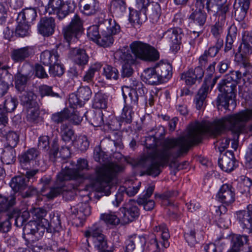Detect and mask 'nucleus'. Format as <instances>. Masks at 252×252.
<instances>
[{
    "mask_svg": "<svg viewBox=\"0 0 252 252\" xmlns=\"http://www.w3.org/2000/svg\"><path fill=\"white\" fill-rule=\"evenodd\" d=\"M206 133L204 122L191 126L187 134L177 138H165L161 143V149H157L158 139L150 135L146 137L145 145L147 154L137 161V165L146 169L148 175L156 177L161 172V167L171 158L175 159L188 153L194 144L199 142Z\"/></svg>",
    "mask_w": 252,
    "mask_h": 252,
    "instance_id": "nucleus-1",
    "label": "nucleus"
},
{
    "mask_svg": "<svg viewBox=\"0 0 252 252\" xmlns=\"http://www.w3.org/2000/svg\"><path fill=\"white\" fill-rule=\"evenodd\" d=\"M122 169L121 166L114 163L97 168L95 179L91 183L93 189L97 192L104 193L105 195H109L112 188V180Z\"/></svg>",
    "mask_w": 252,
    "mask_h": 252,
    "instance_id": "nucleus-2",
    "label": "nucleus"
},
{
    "mask_svg": "<svg viewBox=\"0 0 252 252\" xmlns=\"http://www.w3.org/2000/svg\"><path fill=\"white\" fill-rule=\"evenodd\" d=\"M242 77V73L239 71H232L230 75H227L219 84V90L221 93L217 98V105L228 109L229 102H234L233 98L235 97L236 86L238 81Z\"/></svg>",
    "mask_w": 252,
    "mask_h": 252,
    "instance_id": "nucleus-3",
    "label": "nucleus"
},
{
    "mask_svg": "<svg viewBox=\"0 0 252 252\" xmlns=\"http://www.w3.org/2000/svg\"><path fill=\"white\" fill-rule=\"evenodd\" d=\"M129 47L135 58L149 62L156 61L159 59L158 51L147 43L134 41L130 44Z\"/></svg>",
    "mask_w": 252,
    "mask_h": 252,
    "instance_id": "nucleus-4",
    "label": "nucleus"
},
{
    "mask_svg": "<svg viewBox=\"0 0 252 252\" xmlns=\"http://www.w3.org/2000/svg\"><path fill=\"white\" fill-rule=\"evenodd\" d=\"M83 30V23L80 18L75 14L70 24L63 29V32L65 39L70 46L72 42H76Z\"/></svg>",
    "mask_w": 252,
    "mask_h": 252,
    "instance_id": "nucleus-5",
    "label": "nucleus"
},
{
    "mask_svg": "<svg viewBox=\"0 0 252 252\" xmlns=\"http://www.w3.org/2000/svg\"><path fill=\"white\" fill-rule=\"evenodd\" d=\"M88 167V161L84 158H79L77 160L76 168L65 167L58 174V181L59 182L80 178L82 175L80 171L87 169Z\"/></svg>",
    "mask_w": 252,
    "mask_h": 252,
    "instance_id": "nucleus-6",
    "label": "nucleus"
},
{
    "mask_svg": "<svg viewBox=\"0 0 252 252\" xmlns=\"http://www.w3.org/2000/svg\"><path fill=\"white\" fill-rule=\"evenodd\" d=\"M204 8H197L189 17V26L194 34H196L195 37H198L204 29V25L206 21L207 14L202 10Z\"/></svg>",
    "mask_w": 252,
    "mask_h": 252,
    "instance_id": "nucleus-7",
    "label": "nucleus"
},
{
    "mask_svg": "<svg viewBox=\"0 0 252 252\" xmlns=\"http://www.w3.org/2000/svg\"><path fill=\"white\" fill-rule=\"evenodd\" d=\"M48 225L46 219L41 221L30 220L24 226L23 233L33 235L35 239L39 240L43 235L45 230H48Z\"/></svg>",
    "mask_w": 252,
    "mask_h": 252,
    "instance_id": "nucleus-8",
    "label": "nucleus"
},
{
    "mask_svg": "<svg viewBox=\"0 0 252 252\" xmlns=\"http://www.w3.org/2000/svg\"><path fill=\"white\" fill-rule=\"evenodd\" d=\"M120 210L123 214L121 219V223L123 224L132 221L139 215V210L133 200H129Z\"/></svg>",
    "mask_w": 252,
    "mask_h": 252,
    "instance_id": "nucleus-9",
    "label": "nucleus"
},
{
    "mask_svg": "<svg viewBox=\"0 0 252 252\" xmlns=\"http://www.w3.org/2000/svg\"><path fill=\"white\" fill-rule=\"evenodd\" d=\"M211 78L212 77L209 78V77L205 78L202 87L199 90L197 94L195 96L194 102L197 109H200L203 107L210 87H211V89L216 83L217 78H214L213 79Z\"/></svg>",
    "mask_w": 252,
    "mask_h": 252,
    "instance_id": "nucleus-10",
    "label": "nucleus"
},
{
    "mask_svg": "<svg viewBox=\"0 0 252 252\" xmlns=\"http://www.w3.org/2000/svg\"><path fill=\"white\" fill-rule=\"evenodd\" d=\"M69 3H64L61 0H50L48 10L49 13H56L59 19H63L71 10Z\"/></svg>",
    "mask_w": 252,
    "mask_h": 252,
    "instance_id": "nucleus-11",
    "label": "nucleus"
},
{
    "mask_svg": "<svg viewBox=\"0 0 252 252\" xmlns=\"http://www.w3.org/2000/svg\"><path fill=\"white\" fill-rule=\"evenodd\" d=\"M183 35V31L180 28H170L163 34V37L170 43L171 48L176 51L180 48L179 45Z\"/></svg>",
    "mask_w": 252,
    "mask_h": 252,
    "instance_id": "nucleus-12",
    "label": "nucleus"
},
{
    "mask_svg": "<svg viewBox=\"0 0 252 252\" xmlns=\"http://www.w3.org/2000/svg\"><path fill=\"white\" fill-rule=\"evenodd\" d=\"M217 197L220 202L225 205H229L235 200L234 189L229 184H223L220 187Z\"/></svg>",
    "mask_w": 252,
    "mask_h": 252,
    "instance_id": "nucleus-13",
    "label": "nucleus"
},
{
    "mask_svg": "<svg viewBox=\"0 0 252 252\" xmlns=\"http://www.w3.org/2000/svg\"><path fill=\"white\" fill-rule=\"evenodd\" d=\"M154 189L155 187L154 186H149L146 190H144L139 196L137 200V203L139 205L142 206L146 211H151L155 206V201L153 200L149 199V198L153 193Z\"/></svg>",
    "mask_w": 252,
    "mask_h": 252,
    "instance_id": "nucleus-14",
    "label": "nucleus"
},
{
    "mask_svg": "<svg viewBox=\"0 0 252 252\" xmlns=\"http://www.w3.org/2000/svg\"><path fill=\"white\" fill-rule=\"evenodd\" d=\"M236 218L243 228L248 229L249 232L252 233V211L251 210V205L248 206V210L237 212Z\"/></svg>",
    "mask_w": 252,
    "mask_h": 252,
    "instance_id": "nucleus-15",
    "label": "nucleus"
},
{
    "mask_svg": "<svg viewBox=\"0 0 252 252\" xmlns=\"http://www.w3.org/2000/svg\"><path fill=\"white\" fill-rule=\"evenodd\" d=\"M203 69L200 66H197L194 69H190L186 73L181 75V79L185 81L187 85L191 86L195 84L196 81L199 82L204 76Z\"/></svg>",
    "mask_w": 252,
    "mask_h": 252,
    "instance_id": "nucleus-16",
    "label": "nucleus"
},
{
    "mask_svg": "<svg viewBox=\"0 0 252 252\" xmlns=\"http://www.w3.org/2000/svg\"><path fill=\"white\" fill-rule=\"evenodd\" d=\"M122 94L125 106L135 109L137 107L138 95L135 89H130L127 87L122 88Z\"/></svg>",
    "mask_w": 252,
    "mask_h": 252,
    "instance_id": "nucleus-17",
    "label": "nucleus"
},
{
    "mask_svg": "<svg viewBox=\"0 0 252 252\" xmlns=\"http://www.w3.org/2000/svg\"><path fill=\"white\" fill-rule=\"evenodd\" d=\"M55 20L52 17H44L41 19L38 25V32L44 36H49L54 32Z\"/></svg>",
    "mask_w": 252,
    "mask_h": 252,
    "instance_id": "nucleus-18",
    "label": "nucleus"
},
{
    "mask_svg": "<svg viewBox=\"0 0 252 252\" xmlns=\"http://www.w3.org/2000/svg\"><path fill=\"white\" fill-rule=\"evenodd\" d=\"M70 48L68 56L74 63L80 66H84L87 64L89 61V57L86 54L85 50L70 46Z\"/></svg>",
    "mask_w": 252,
    "mask_h": 252,
    "instance_id": "nucleus-19",
    "label": "nucleus"
},
{
    "mask_svg": "<svg viewBox=\"0 0 252 252\" xmlns=\"http://www.w3.org/2000/svg\"><path fill=\"white\" fill-rule=\"evenodd\" d=\"M154 67L161 83L166 82L172 76V67L169 63L160 62Z\"/></svg>",
    "mask_w": 252,
    "mask_h": 252,
    "instance_id": "nucleus-20",
    "label": "nucleus"
},
{
    "mask_svg": "<svg viewBox=\"0 0 252 252\" xmlns=\"http://www.w3.org/2000/svg\"><path fill=\"white\" fill-rule=\"evenodd\" d=\"M101 32L114 35L120 32V27L114 20L103 19L98 22Z\"/></svg>",
    "mask_w": 252,
    "mask_h": 252,
    "instance_id": "nucleus-21",
    "label": "nucleus"
},
{
    "mask_svg": "<svg viewBox=\"0 0 252 252\" xmlns=\"http://www.w3.org/2000/svg\"><path fill=\"white\" fill-rule=\"evenodd\" d=\"M235 162L233 152L228 151L219 160L218 163L219 166L222 170L226 172H229L234 169Z\"/></svg>",
    "mask_w": 252,
    "mask_h": 252,
    "instance_id": "nucleus-22",
    "label": "nucleus"
},
{
    "mask_svg": "<svg viewBox=\"0 0 252 252\" xmlns=\"http://www.w3.org/2000/svg\"><path fill=\"white\" fill-rule=\"evenodd\" d=\"M79 4L82 13L86 15H94L99 11V2L97 0H80Z\"/></svg>",
    "mask_w": 252,
    "mask_h": 252,
    "instance_id": "nucleus-23",
    "label": "nucleus"
},
{
    "mask_svg": "<svg viewBox=\"0 0 252 252\" xmlns=\"http://www.w3.org/2000/svg\"><path fill=\"white\" fill-rule=\"evenodd\" d=\"M32 54V47L26 46L13 49L11 53V58L15 63H21L29 58Z\"/></svg>",
    "mask_w": 252,
    "mask_h": 252,
    "instance_id": "nucleus-24",
    "label": "nucleus"
},
{
    "mask_svg": "<svg viewBox=\"0 0 252 252\" xmlns=\"http://www.w3.org/2000/svg\"><path fill=\"white\" fill-rule=\"evenodd\" d=\"M39 154L38 151L35 148H31L23 153L20 157V162L23 169H28L30 162L34 160Z\"/></svg>",
    "mask_w": 252,
    "mask_h": 252,
    "instance_id": "nucleus-25",
    "label": "nucleus"
},
{
    "mask_svg": "<svg viewBox=\"0 0 252 252\" xmlns=\"http://www.w3.org/2000/svg\"><path fill=\"white\" fill-rule=\"evenodd\" d=\"M248 239L246 235L233 234L231 236V247L228 252H240L243 245L247 243Z\"/></svg>",
    "mask_w": 252,
    "mask_h": 252,
    "instance_id": "nucleus-26",
    "label": "nucleus"
},
{
    "mask_svg": "<svg viewBox=\"0 0 252 252\" xmlns=\"http://www.w3.org/2000/svg\"><path fill=\"white\" fill-rule=\"evenodd\" d=\"M8 216L10 220L15 219V225L21 227L29 219L30 214L28 211L21 212L19 210L14 209L9 213Z\"/></svg>",
    "mask_w": 252,
    "mask_h": 252,
    "instance_id": "nucleus-27",
    "label": "nucleus"
},
{
    "mask_svg": "<svg viewBox=\"0 0 252 252\" xmlns=\"http://www.w3.org/2000/svg\"><path fill=\"white\" fill-rule=\"evenodd\" d=\"M239 50L240 53L244 55L252 53V32H245Z\"/></svg>",
    "mask_w": 252,
    "mask_h": 252,
    "instance_id": "nucleus-28",
    "label": "nucleus"
},
{
    "mask_svg": "<svg viewBox=\"0 0 252 252\" xmlns=\"http://www.w3.org/2000/svg\"><path fill=\"white\" fill-rule=\"evenodd\" d=\"M59 56L56 50H45L40 55L41 62L49 67L58 62Z\"/></svg>",
    "mask_w": 252,
    "mask_h": 252,
    "instance_id": "nucleus-29",
    "label": "nucleus"
},
{
    "mask_svg": "<svg viewBox=\"0 0 252 252\" xmlns=\"http://www.w3.org/2000/svg\"><path fill=\"white\" fill-rule=\"evenodd\" d=\"M142 76L145 81L150 85H157L158 83H161L155 67L148 68L144 70Z\"/></svg>",
    "mask_w": 252,
    "mask_h": 252,
    "instance_id": "nucleus-30",
    "label": "nucleus"
},
{
    "mask_svg": "<svg viewBox=\"0 0 252 252\" xmlns=\"http://www.w3.org/2000/svg\"><path fill=\"white\" fill-rule=\"evenodd\" d=\"M126 4L123 0H112L110 3V10L117 17H121L126 11Z\"/></svg>",
    "mask_w": 252,
    "mask_h": 252,
    "instance_id": "nucleus-31",
    "label": "nucleus"
},
{
    "mask_svg": "<svg viewBox=\"0 0 252 252\" xmlns=\"http://www.w3.org/2000/svg\"><path fill=\"white\" fill-rule=\"evenodd\" d=\"M19 97L21 104L27 108L37 106L35 101L36 96L32 92L23 91Z\"/></svg>",
    "mask_w": 252,
    "mask_h": 252,
    "instance_id": "nucleus-32",
    "label": "nucleus"
},
{
    "mask_svg": "<svg viewBox=\"0 0 252 252\" xmlns=\"http://www.w3.org/2000/svg\"><path fill=\"white\" fill-rule=\"evenodd\" d=\"M40 112L37 106L27 108L26 120L32 126L37 124L41 121Z\"/></svg>",
    "mask_w": 252,
    "mask_h": 252,
    "instance_id": "nucleus-33",
    "label": "nucleus"
},
{
    "mask_svg": "<svg viewBox=\"0 0 252 252\" xmlns=\"http://www.w3.org/2000/svg\"><path fill=\"white\" fill-rule=\"evenodd\" d=\"M64 181H58V175L57 176L56 187L51 188L48 192H45L42 193L44 196H45L49 199H52L57 197L61 193H63L65 191L64 189Z\"/></svg>",
    "mask_w": 252,
    "mask_h": 252,
    "instance_id": "nucleus-34",
    "label": "nucleus"
},
{
    "mask_svg": "<svg viewBox=\"0 0 252 252\" xmlns=\"http://www.w3.org/2000/svg\"><path fill=\"white\" fill-rule=\"evenodd\" d=\"M37 13L34 8H26L19 13L17 19L29 24L35 19Z\"/></svg>",
    "mask_w": 252,
    "mask_h": 252,
    "instance_id": "nucleus-35",
    "label": "nucleus"
},
{
    "mask_svg": "<svg viewBox=\"0 0 252 252\" xmlns=\"http://www.w3.org/2000/svg\"><path fill=\"white\" fill-rule=\"evenodd\" d=\"M115 58L121 62L127 63H134L135 57L133 56L130 51L127 48L118 50L114 53Z\"/></svg>",
    "mask_w": 252,
    "mask_h": 252,
    "instance_id": "nucleus-36",
    "label": "nucleus"
},
{
    "mask_svg": "<svg viewBox=\"0 0 252 252\" xmlns=\"http://www.w3.org/2000/svg\"><path fill=\"white\" fill-rule=\"evenodd\" d=\"M149 8H147L146 11L149 15L150 18L153 23H157L160 15V7L157 2L150 3Z\"/></svg>",
    "mask_w": 252,
    "mask_h": 252,
    "instance_id": "nucleus-37",
    "label": "nucleus"
},
{
    "mask_svg": "<svg viewBox=\"0 0 252 252\" xmlns=\"http://www.w3.org/2000/svg\"><path fill=\"white\" fill-rule=\"evenodd\" d=\"M10 186L15 192L24 190L27 187L26 178L23 176L13 178L10 183Z\"/></svg>",
    "mask_w": 252,
    "mask_h": 252,
    "instance_id": "nucleus-38",
    "label": "nucleus"
},
{
    "mask_svg": "<svg viewBox=\"0 0 252 252\" xmlns=\"http://www.w3.org/2000/svg\"><path fill=\"white\" fill-rule=\"evenodd\" d=\"M154 231L157 233H161L159 234L161 237L162 242L161 243L162 246L165 248H167L169 246V243L168 241V238L170 237L168 229L164 224L156 226L154 228Z\"/></svg>",
    "mask_w": 252,
    "mask_h": 252,
    "instance_id": "nucleus-39",
    "label": "nucleus"
},
{
    "mask_svg": "<svg viewBox=\"0 0 252 252\" xmlns=\"http://www.w3.org/2000/svg\"><path fill=\"white\" fill-rule=\"evenodd\" d=\"M100 220L103 221L107 225H117L120 223L121 220L114 212L101 214Z\"/></svg>",
    "mask_w": 252,
    "mask_h": 252,
    "instance_id": "nucleus-40",
    "label": "nucleus"
},
{
    "mask_svg": "<svg viewBox=\"0 0 252 252\" xmlns=\"http://www.w3.org/2000/svg\"><path fill=\"white\" fill-rule=\"evenodd\" d=\"M16 159L15 151L13 148L6 147L1 156V161L6 164L14 162Z\"/></svg>",
    "mask_w": 252,
    "mask_h": 252,
    "instance_id": "nucleus-41",
    "label": "nucleus"
},
{
    "mask_svg": "<svg viewBox=\"0 0 252 252\" xmlns=\"http://www.w3.org/2000/svg\"><path fill=\"white\" fill-rule=\"evenodd\" d=\"M4 136H5L6 145L7 148H15L19 140L18 134L14 131H9L7 133L5 129L3 130Z\"/></svg>",
    "mask_w": 252,
    "mask_h": 252,
    "instance_id": "nucleus-42",
    "label": "nucleus"
},
{
    "mask_svg": "<svg viewBox=\"0 0 252 252\" xmlns=\"http://www.w3.org/2000/svg\"><path fill=\"white\" fill-rule=\"evenodd\" d=\"M102 74L107 79L117 80L119 76L118 70L110 65H106L103 68Z\"/></svg>",
    "mask_w": 252,
    "mask_h": 252,
    "instance_id": "nucleus-43",
    "label": "nucleus"
},
{
    "mask_svg": "<svg viewBox=\"0 0 252 252\" xmlns=\"http://www.w3.org/2000/svg\"><path fill=\"white\" fill-rule=\"evenodd\" d=\"M15 202V197L14 195H11L7 198L0 194V209L2 212L13 206Z\"/></svg>",
    "mask_w": 252,
    "mask_h": 252,
    "instance_id": "nucleus-44",
    "label": "nucleus"
},
{
    "mask_svg": "<svg viewBox=\"0 0 252 252\" xmlns=\"http://www.w3.org/2000/svg\"><path fill=\"white\" fill-rule=\"evenodd\" d=\"M18 25L16 28V33L21 37H25L30 35L31 31L30 30V26L28 24L22 21L18 20L17 19Z\"/></svg>",
    "mask_w": 252,
    "mask_h": 252,
    "instance_id": "nucleus-45",
    "label": "nucleus"
},
{
    "mask_svg": "<svg viewBox=\"0 0 252 252\" xmlns=\"http://www.w3.org/2000/svg\"><path fill=\"white\" fill-rule=\"evenodd\" d=\"M134 109L124 105L120 116V119L122 123L125 122L127 124H130L132 122V117L134 114L133 111Z\"/></svg>",
    "mask_w": 252,
    "mask_h": 252,
    "instance_id": "nucleus-46",
    "label": "nucleus"
},
{
    "mask_svg": "<svg viewBox=\"0 0 252 252\" xmlns=\"http://www.w3.org/2000/svg\"><path fill=\"white\" fill-rule=\"evenodd\" d=\"M113 35L101 32L96 43L102 47H106L111 45L114 42Z\"/></svg>",
    "mask_w": 252,
    "mask_h": 252,
    "instance_id": "nucleus-47",
    "label": "nucleus"
},
{
    "mask_svg": "<svg viewBox=\"0 0 252 252\" xmlns=\"http://www.w3.org/2000/svg\"><path fill=\"white\" fill-rule=\"evenodd\" d=\"M103 234L101 227L97 223H95L90 227L85 232L86 237L88 238L92 237V239Z\"/></svg>",
    "mask_w": 252,
    "mask_h": 252,
    "instance_id": "nucleus-48",
    "label": "nucleus"
},
{
    "mask_svg": "<svg viewBox=\"0 0 252 252\" xmlns=\"http://www.w3.org/2000/svg\"><path fill=\"white\" fill-rule=\"evenodd\" d=\"M60 133L62 139L65 142H69L74 136V131L66 124H63L61 126Z\"/></svg>",
    "mask_w": 252,
    "mask_h": 252,
    "instance_id": "nucleus-49",
    "label": "nucleus"
},
{
    "mask_svg": "<svg viewBox=\"0 0 252 252\" xmlns=\"http://www.w3.org/2000/svg\"><path fill=\"white\" fill-rule=\"evenodd\" d=\"M28 79L29 77L18 72L15 75V87L18 91L22 93L24 91Z\"/></svg>",
    "mask_w": 252,
    "mask_h": 252,
    "instance_id": "nucleus-50",
    "label": "nucleus"
},
{
    "mask_svg": "<svg viewBox=\"0 0 252 252\" xmlns=\"http://www.w3.org/2000/svg\"><path fill=\"white\" fill-rule=\"evenodd\" d=\"M70 114V110L67 108L64 109L63 111L52 114V120L56 124H59L67 120Z\"/></svg>",
    "mask_w": 252,
    "mask_h": 252,
    "instance_id": "nucleus-51",
    "label": "nucleus"
},
{
    "mask_svg": "<svg viewBox=\"0 0 252 252\" xmlns=\"http://www.w3.org/2000/svg\"><path fill=\"white\" fill-rule=\"evenodd\" d=\"M77 94L81 99L80 101L85 104L91 98L92 92L89 87L81 86L78 88Z\"/></svg>",
    "mask_w": 252,
    "mask_h": 252,
    "instance_id": "nucleus-52",
    "label": "nucleus"
},
{
    "mask_svg": "<svg viewBox=\"0 0 252 252\" xmlns=\"http://www.w3.org/2000/svg\"><path fill=\"white\" fill-rule=\"evenodd\" d=\"M93 106L95 109L106 108L107 104L104 95L100 93H96L94 97Z\"/></svg>",
    "mask_w": 252,
    "mask_h": 252,
    "instance_id": "nucleus-53",
    "label": "nucleus"
},
{
    "mask_svg": "<svg viewBox=\"0 0 252 252\" xmlns=\"http://www.w3.org/2000/svg\"><path fill=\"white\" fill-rule=\"evenodd\" d=\"M90 122L94 126H100L103 124V114L99 111L91 114L90 117Z\"/></svg>",
    "mask_w": 252,
    "mask_h": 252,
    "instance_id": "nucleus-54",
    "label": "nucleus"
},
{
    "mask_svg": "<svg viewBox=\"0 0 252 252\" xmlns=\"http://www.w3.org/2000/svg\"><path fill=\"white\" fill-rule=\"evenodd\" d=\"M93 242L94 248L97 250L108 248L107 239L104 234L93 239Z\"/></svg>",
    "mask_w": 252,
    "mask_h": 252,
    "instance_id": "nucleus-55",
    "label": "nucleus"
},
{
    "mask_svg": "<svg viewBox=\"0 0 252 252\" xmlns=\"http://www.w3.org/2000/svg\"><path fill=\"white\" fill-rule=\"evenodd\" d=\"M100 30L99 25H93L90 27L87 30V36L92 40L97 42L100 34L99 31Z\"/></svg>",
    "mask_w": 252,
    "mask_h": 252,
    "instance_id": "nucleus-56",
    "label": "nucleus"
},
{
    "mask_svg": "<svg viewBox=\"0 0 252 252\" xmlns=\"http://www.w3.org/2000/svg\"><path fill=\"white\" fill-rule=\"evenodd\" d=\"M239 6L235 11V17L238 21H242L245 17L250 5L245 4H239Z\"/></svg>",
    "mask_w": 252,
    "mask_h": 252,
    "instance_id": "nucleus-57",
    "label": "nucleus"
},
{
    "mask_svg": "<svg viewBox=\"0 0 252 252\" xmlns=\"http://www.w3.org/2000/svg\"><path fill=\"white\" fill-rule=\"evenodd\" d=\"M49 73L53 76H60L64 73V68L59 61L49 67Z\"/></svg>",
    "mask_w": 252,
    "mask_h": 252,
    "instance_id": "nucleus-58",
    "label": "nucleus"
},
{
    "mask_svg": "<svg viewBox=\"0 0 252 252\" xmlns=\"http://www.w3.org/2000/svg\"><path fill=\"white\" fill-rule=\"evenodd\" d=\"M74 145L81 151H86L89 146V142L87 137L85 136H80L78 140L74 143Z\"/></svg>",
    "mask_w": 252,
    "mask_h": 252,
    "instance_id": "nucleus-59",
    "label": "nucleus"
},
{
    "mask_svg": "<svg viewBox=\"0 0 252 252\" xmlns=\"http://www.w3.org/2000/svg\"><path fill=\"white\" fill-rule=\"evenodd\" d=\"M134 244L137 249L140 250L139 252H142L143 251V247L146 244V241L144 237L137 235H133L130 236Z\"/></svg>",
    "mask_w": 252,
    "mask_h": 252,
    "instance_id": "nucleus-60",
    "label": "nucleus"
},
{
    "mask_svg": "<svg viewBox=\"0 0 252 252\" xmlns=\"http://www.w3.org/2000/svg\"><path fill=\"white\" fill-rule=\"evenodd\" d=\"M30 212L33 217L37 219L36 221H41L42 220L46 219L45 217L47 215V211L41 208H34L30 210Z\"/></svg>",
    "mask_w": 252,
    "mask_h": 252,
    "instance_id": "nucleus-61",
    "label": "nucleus"
},
{
    "mask_svg": "<svg viewBox=\"0 0 252 252\" xmlns=\"http://www.w3.org/2000/svg\"><path fill=\"white\" fill-rule=\"evenodd\" d=\"M39 92L42 97L44 96H50L52 97H59V94L54 92L52 88L47 85H42L39 87Z\"/></svg>",
    "mask_w": 252,
    "mask_h": 252,
    "instance_id": "nucleus-62",
    "label": "nucleus"
},
{
    "mask_svg": "<svg viewBox=\"0 0 252 252\" xmlns=\"http://www.w3.org/2000/svg\"><path fill=\"white\" fill-rule=\"evenodd\" d=\"M223 30V24L219 21L211 27V32L215 38L220 37Z\"/></svg>",
    "mask_w": 252,
    "mask_h": 252,
    "instance_id": "nucleus-63",
    "label": "nucleus"
},
{
    "mask_svg": "<svg viewBox=\"0 0 252 252\" xmlns=\"http://www.w3.org/2000/svg\"><path fill=\"white\" fill-rule=\"evenodd\" d=\"M50 221L46 219L48 223V229L49 228L53 229H58L61 226V220L58 215H55L54 214H50Z\"/></svg>",
    "mask_w": 252,
    "mask_h": 252,
    "instance_id": "nucleus-64",
    "label": "nucleus"
}]
</instances>
